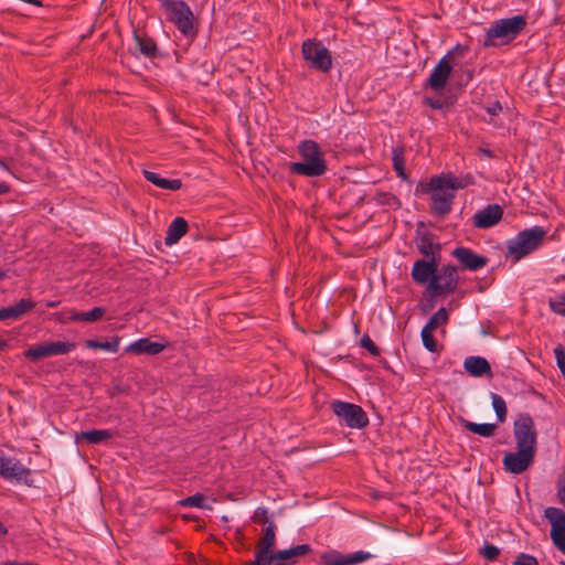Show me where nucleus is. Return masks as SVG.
<instances>
[{"label":"nucleus","instance_id":"obj_38","mask_svg":"<svg viewBox=\"0 0 565 565\" xmlns=\"http://www.w3.org/2000/svg\"><path fill=\"white\" fill-rule=\"evenodd\" d=\"M360 345L367 350L372 355L377 356L380 355V349L377 345L373 342V340L370 338L369 334H364L360 340Z\"/></svg>","mask_w":565,"mask_h":565},{"label":"nucleus","instance_id":"obj_36","mask_svg":"<svg viewBox=\"0 0 565 565\" xmlns=\"http://www.w3.org/2000/svg\"><path fill=\"white\" fill-rule=\"evenodd\" d=\"M35 303L28 299H21L15 305L11 306L17 319H19L22 315L33 309Z\"/></svg>","mask_w":565,"mask_h":565},{"label":"nucleus","instance_id":"obj_34","mask_svg":"<svg viewBox=\"0 0 565 565\" xmlns=\"http://www.w3.org/2000/svg\"><path fill=\"white\" fill-rule=\"evenodd\" d=\"M433 330H429L428 328H423L420 332L423 345L425 349H427L429 352L435 353L438 351V344L437 341L434 338Z\"/></svg>","mask_w":565,"mask_h":565},{"label":"nucleus","instance_id":"obj_54","mask_svg":"<svg viewBox=\"0 0 565 565\" xmlns=\"http://www.w3.org/2000/svg\"><path fill=\"white\" fill-rule=\"evenodd\" d=\"M58 303H60V301H49V302H46V306L50 308H54V307H57Z\"/></svg>","mask_w":565,"mask_h":565},{"label":"nucleus","instance_id":"obj_42","mask_svg":"<svg viewBox=\"0 0 565 565\" xmlns=\"http://www.w3.org/2000/svg\"><path fill=\"white\" fill-rule=\"evenodd\" d=\"M204 500H205L204 495L196 493L192 497L185 498L184 500H182L181 503L184 507L202 508Z\"/></svg>","mask_w":565,"mask_h":565},{"label":"nucleus","instance_id":"obj_50","mask_svg":"<svg viewBox=\"0 0 565 565\" xmlns=\"http://www.w3.org/2000/svg\"><path fill=\"white\" fill-rule=\"evenodd\" d=\"M10 190V186L3 182V181H0V194H6L8 193Z\"/></svg>","mask_w":565,"mask_h":565},{"label":"nucleus","instance_id":"obj_47","mask_svg":"<svg viewBox=\"0 0 565 565\" xmlns=\"http://www.w3.org/2000/svg\"><path fill=\"white\" fill-rule=\"evenodd\" d=\"M427 104L434 109H440L443 104L438 99H427Z\"/></svg>","mask_w":565,"mask_h":565},{"label":"nucleus","instance_id":"obj_13","mask_svg":"<svg viewBox=\"0 0 565 565\" xmlns=\"http://www.w3.org/2000/svg\"><path fill=\"white\" fill-rule=\"evenodd\" d=\"M544 516L551 524V540L554 546L565 554V511L548 507L544 510Z\"/></svg>","mask_w":565,"mask_h":565},{"label":"nucleus","instance_id":"obj_20","mask_svg":"<svg viewBox=\"0 0 565 565\" xmlns=\"http://www.w3.org/2000/svg\"><path fill=\"white\" fill-rule=\"evenodd\" d=\"M416 246L425 259H440L441 245L431 232L420 233L416 239Z\"/></svg>","mask_w":565,"mask_h":565},{"label":"nucleus","instance_id":"obj_2","mask_svg":"<svg viewBox=\"0 0 565 565\" xmlns=\"http://www.w3.org/2000/svg\"><path fill=\"white\" fill-rule=\"evenodd\" d=\"M416 191L429 195L433 215L444 218L451 212L456 192L444 173L431 177L426 183H418Z\"/></svg>","mask_w":565,"mask_h":565},{"label":"nucleus","instance_id":"obj_4","mask_svg":"<svg viewBox=\"0 0 565 565\" xmlns=\"http://www.w3.org/2000/svg\"><path fill=\"white\" fill-rule=\"evenodd\" d=\"M547 231L542 226L525 228L508 242L507 257H511L514 263L536 250L542 244Z\"/></svg>","mask_w":565,"mask_h":565},{"label":"nucleus","instance_id":"obj_55","mask_svg":"<svg viewBox=\"0 0 565 565\" xmlns=\"http://www.w3.org/2000/svg\"><path fill=\"white\" fill-rule=\"evenodd\" d=\"M4 347H6V342L4 341H0V350H2Z\"/></svg>","mask_w":565,"mask_h":565},{"label":"nucleus","instance_id":"obj_27","mask_svg":"<svg viewBox=\"0 0 565 565\" xmlns=\"http://www.w3.org/2000/svg\"><path fill=\"white\" fill-rule=\"evenodd\" d=\"M405 148L403 146L394 147L392 150V161H393V168L396 172V174L402 178L406 179L405 173Z\"/></svg>","mask_w":565,"mask_h":565},{"label":"nucleus","instance_id":"obj_16","mask_svg":"<svg viewBox=\"0 0 565 565\" xmlns=\"http://www.w3.org/2000/svg\"><path fill=\"white\" fill-rule=\"evenodd\" d=\"M439 267V259H417L412 268V279L417 285H429L437 268Z\"/></svg>","mask_w":565,"mask_h":565},{"label":"nucleus","instance_id":"obj_6","mask_svg":"<svg viewBox=\"0 0 565 565\" xmlns=\"http://www.w3.org/2000/svg\"><path fill=\"white\" fill-rule=\"evenodd\" d=\"M330 407L340 422L350 428L362 429L369 425L367 414L360 405L335 399Z\"/></svg>","mask_w":565,"mask_h":565},{"label":"nucleus","instance_id":"obj_10","mask_svg":"<svg viewBox=\"0 0 565 565\" xmlns=\"http://www.w3.org/2000/svg\"><path fill=\"white\" fill-rule=\"evenodd\" d=\"M299 153L303 162H294L290 170L297 174L307 177L318 175V145L312 140H306L299 146Z\"/></svg>","mask_w":565,"mask_h":565},{"label":"nucleus","instance_id":"obj_23","mask_svg":"<svg viewBox=\"0 0 565 565\" xmlns=\"http://www.w3.org/2000/svg\"><path fill=\"white\" fill-rule=\"evenodd\" d=\"M465 370L472 376L481 377L483 375L492 376L491 366L487 359L482 356H468L463 362Z\"/></svg>","mask_w":565,"mask_h":565},{"label":"nucleus","instance_id":"obj_26","mask_svg":"<svg viewBox=\"0 0 565 565\" xmlns=\"http://www.w3.org/2000/svg\"><path fill=\"white\" fill-rule=\"evenodd\" d=\"M460 423L465 429H467L473 434L480 435L482 437H486V438L494 436L495 430L498 428L497 424H492V423L478 424V423H473V422H470L465 418H461Z\"/></svg>","mask_w":565,"mask_h":565},{"label":"nucleus","instance_id":"obj_18","mask_svg":"<svg viewBox=\"0 0 565 565\" xmlns=\"http://www.w3.org/2000/svg\"><path fill=\"white\" fill-rule=\"evenodd\" d=\"M106 310L103 307H95L90 311L79 312L74 309L55 313V319L62 323L66 321L95 322L103 318Z\"/></svg>","mask_w":565,"mask_h":565},{"label":"nucleus","instance_id":"obj_40","mask_svg":"<svg viewBox=\"0 0 565 565\" xmlns=\"http://www.w3.org/2000/svg\"><path fill=\"white\" fill-rule=\"evenodd\" d=\"M253 521L258 524L268 525L270 522L268 511L265 508H257L253 515Z\"/></svg>","mask_w":565,"mask_h":565},{"label":"nucleus","instance_id":"obj_44","mask_svg":"<svg viewBox=\"0 0 565 565\" xmlns=\"http://www.w3.org/2000/svg\"><path fill=\"white\" fill-rule=\"evenodd\" d=\"M513 565H539V562L530 554L520 553L513 561Z\"/></svg>","mask_w":565,"mask_h":565},{"label":"nucleus","instance_id":"obj_33","mask_svg":"<svg viewBox=\"0 0 565 565\" xmlns=\"http://www.w3.org/2000/svg\"><path fill=\"white\" fill-rule=\"evenodd\" d=\"M448 321V312L447 310L443 307L440 309H438V311L436 313H434L428 322L426 323L425 328H428L429 330H435L437 329L439 326L441 324H445L446 322Z\"/></svg>","mask_w":565,"mask_h":565},{"label":"nucleus","instance_id":"obj_28","mask_svg":"<svg viewBox=\"0 0 565 565\" xmlns=\"http://www.w3.org/2000/svg\"><path fill=\"white\" fill-rule=\"evenodd\" d=\"M303 58L313 67L318 70V43L315 40H307L302 44Z\"/></svg>","mask_w":565,"mask_h":565},{"label":"nucleus","instance_id":"obj_8","mask_svg":"<svg viewBox=\"0 0 565 565\" xmlns=\"http://www.w3.org/2000/svg\"><path fill=\"white\" fill-rule=\"evenodd\" d=\"M459 282L458 269L454 265H444L437 268L436 275L427 286V290L434 297L454 292Z\"/></svg>","mask_w":565,"mask_h":565},{"label":"nucleus","instance_id":"obj_29","mask_svg":"<svg viewBox=\"0 0 565 565\" xmlns=\"http://www.w3.org/2000/svg\"><path fill=\"white\" fill-rule=\"evenodd\" d=\"M120 339L118 337L113 338L110 341L99 342L96 340L85 341V345L89 349H100L116 353L119 350Z\"/></svg>","mask_w":565,"mask_h":565},{"label":"nucleus","instance_id":"obj_51","mask_svg":"<svg viewBox=\"0 0 565 565\" xmlns=\"http://www.w3.org/2000/svg\"><path fill=\"white\" fill-rule=\"evenodd\" d=\"M481 153H483L484 156L489 157V158H492L493 157V152L490 150V149H487V148H480L479 150Z\"/></svg>","mask_w":565,"mask_h":565},{"label":"nucleus","instance_id":"obj_24","mask_svg":"<svg viewBox=\"0 0 565 565\" xmlns=\"http://www.w3.org/2000/svg\"><path fill=\"white\" fill-rule=\"evenodd\" d=\"M188 231V223L183 217H175L169 225L164 238V243L168 246L177 244Z\"/></svg>","mask_w":565,"mask_h":565},{"label":"nucleus","instance_id":"obj_46","mask_svg":"<svg viewBox=\"0 0 565 565\" xmlns=\"http://www.w3.org/2000/svg\"><path fill=\"white\" fill-rule=\"evenodd\" d=\"M486 110L490 116H497L502 111V106L499 102H494L487 106Z\"/></svg>","mask_w":565,"mask_h":565},{"label":"nucleus","instance_id":"obj_32","mask_svg":"<svg viewBox=\"0 0 565 565\" xmlns=\"http://www.w3.org/2000/svg\"><path fill=\"white\" fill-rule=\"evenodd\" d=\"M138 49L145 56L151 57L156 55L157 45L150 38L136 36Z\"/></svg>","mask_w":565,"mask_h":565},{"label":"nucleus","instance_id":"obj_43","mask_svg":"<svg viewBox=\"0 0 565 565\" xmlns=\"http://www.w3.org/2000/svg\"><path fill=\"white\" fill-rule=\"evenodd\" d=\"M556 488H557V499L558 502L565 508V472L561 473L557 481H556Z\"/></svg>","mask_w":565,"mask_h":565},{"label":"nucleus","instance_id":"obj_12","mask_svg":"<svg viewBox=\"0 0 565 565\" xmlns=\"http://www.w3.org/2000/svg\"><path fill=\"white\" fill-rule=\"evenodd\" d=\"M465 50L463 46L457 44L452 50H450L437 65L434 67L431 74L427 78V85L435 92L443 90L452 72V65L450 63V58H452L455 52H462Z\"/></svg>","mask_w":565,"mask_h":565},{"label":"nucleus","instance_id":"obj_5","mask_svg":"<svg viewBox=\"0 0 565 565\" xmlns=\"http://www.w3.org/2000/svg\"><path fill=\"white\" fill-rule=\"evenodd\" d=\"M161 7L166 9L168 19L184 35L193 38L196 34L195 18L183 0H160Z\"/></svg>","mask_w":565,"mask_h":565},{"label":"nucleus","instance_id":"obj_56","mask_svg":"<svg viewBox=\"0 0 565 565\" xmlns=\"http://www.w3.org/2000/svg\"><path fill=\"white\" fill-rule=\"evenodd\" d=\"M2 277H3V274H2V273H0V278H2Z\"/></svg>","mask_w":565,"mask_h":565},{"label":"nucleus","instance_id":"obj_45","mask_svg":"<svg viewBox=\"0 0 565 565\" xmlns=\"http://www.w3.org/2000/svg\"><path fill=\"white\" fill-rule=\"evenodd\" d=\"M0 320H17L11 306L0 309Z\"/></svg>","mask_w":565,"mask_h":565},{"label":"nucleus","instance_id":"obj_14","mask_svg":"<svg viewBox=\"0 0 565 565\" xmlns=\"http://www.w3.org/2000/svg\"><path fill=\"white\" fill-rule=\"evenodd\" d=\"M536 452L516 448V451L507 452L503 456V469L513 475H521L526 471L535 460Z\"/></svg>","mask_w":565,"mask_h":565},{"label":"nucleus","instance_id":"obj_52","mask_svg":"<svg viewBox=\"0 0 565 565\" xmlns=\"http://www.w3.org/2000/svg\"><path fill=\"white\" fill-rule=\"evenodd\" d=\"M324 170H326V162L322 159V157L320 156V175L324 172Z\"/></svg>","mask_w":565,"mask_h":565},{"label":"nucleus","instance_id":"obj_41","mask_svg":"<svg viewBox=\"0 0 565 565\" xmlns=\"http://www.w3.org/2000/svg\"><path fill=\"white\" fill-rule=\"evenodd\" d=\"M481 554L488 561H495L500 555V548L492 544H486L482 547Z\"/></svg>","mask_w":565,"mask_h":565},{"label":"nucleus","instance_id":"obj_30","mask_svg":"<svg viewBox=\"0 0 565 565\" xmlns=\"http://www.w3.org/2000/svg\"><path fill=\"white\" fill-rule=\"evenodd\" d=\"M446 179L449 182V186L455 190H461L475 183V178L471 174H466L461 178L456 177L452 173L445 174Z\"/></svg>","mask_w":565,"mask_h":565},{"label":"nucleus","instance_id":"obj_48","mask_svg":"<svg viewBox=\"0 0 565 565\" xmlns=\"http://www.w3.org/2000/svg\"><path fill=\"white\" fill-rule=\"evenodd\" d=\"M0 168L14 177V173L12 172V170L9 167V164L7 163V161L1 158H0Z\"/></svg>","mask_w":565,"mask_h":565},{"label":"nucleus","instance_id":"obj_3","mask_svg":"<svg viewBox=\"0 0 565 565\" xmlns=\"http://www.w3.org/2000/svg\"><path fill=\"white\" fill-rule=\"evenodd\" d=\"M526 24L524 15L494 20L486 31L483 46H498L512 42L521 34Z\"/></svg>","mask_w":565,"mask_h":565},{"label":"nucleus","instance_id":"obj_9","mask_svg":"<svg viewBox=\"0 0 565 565\" xmlns=\"http://www.w3.org/2000/svg\"><path fill=\"white\" fill-rule=\"evenodd\" d=\"M0 477L12 483L31 486V470L14 457L0 451Z\"/></svg>","mask_w":565,"mask_h":565},{"label":"nucleus","instance_id":"obj_22","mask_svg":"<svg viewBox=\"0 0 565 565\" xmlns=\"http://www.w3.org/2000/svg\"><path fill=\"white\" fill-rule=\"evenodd\" d=\"M117 435V431L111 429H92L82 431L76 435V443L86 441L89 445H99L108 441Z\"/></svg>","mask_w":565,"mask_h":565},{"label":"nucleus","instance_id":"obj_7","mask_svg":"<svg viewBox=\"0 0 565 565\" xmlns=\"http://www.w3.org/2000/svg\"><path fill=\"white\" fill-rule=\"evenodd\" d=\"M513 435L516 441V448L536 452L537 431L530 414L522 413L518 416L513 424Z\"/></svg>","mask_w":565,"mask_h":565},{"label":"nucleus","instance_id":"obj_25","mask_svg":"<svg viewBox=\"0 0 565 565\" xmlns=\"http://www.w3.org/2000/svg\"><path fill=\"white\" fill-rule=\"evenodd\" d=\"M143 177L146 178L147 181L151 182L152 184L160 189L177 191L182 186L181 180L167 179L153 171L143 170Z\"/></svg>","mask_w":565,"mask_h":565},{"label":"nucleus","instance_id":"obj_53","mask_svg":"<svg viewBox=\"0 0 565 565\" xmlns=\"http://www.w3.org/2000/svg\"><path fill=\"white\" fill-rule=\"evenodd\" d=\"M8 533L7 527L0 522V535H6Z\"/></svg>","mask_w":565,"mask_h":565},{"label":"nucleus","instance_id":"obj_1","mask_svg":"<svg viewBox=\"0 0 565 565\" xmlns=\"http://www.w3.org/2000/svg\"><path fill=\"white\" fill-rule=\"evenodd\" d=\"M276 541V525L269 523L264 535L257 545L255 559L246 565H290L287 561L300 555H305L309 551V545L301 544L295 547L282 550L273 555V547Z\"/></svg>","mask_w":565,"mask_h":565},{"label":"nucleus","instance_id":"obj_17","mask_svg":"<svg viewBox=\"0 0 565 565\" xmlns=\"http://www.w3.org/2000/svg\"><path fill=\"white\" fill-rule=\"evenodd\" d=\"M372 557V554L364 551H356L354 553L344 555L338 551L324 553L321 559L324 565H355L365 562Z\"/></svg>","mask_w":565,"mask_h":565},{"label":"nucleus","instance_id":"obj_19","mask_svg":"<svg viewBox=\"0 0 565 565\" xmlns=\"http://www.w3.org/2000/svg\"><path fill=\"white\" fill-rule=\"evenodd\" d=\"M503 216V209L499 204H489L473 215V225L478 228H489L498 224Z\"/></svg>","mask_w":565,"mask_h":565},{"label":"nucleus","instance_id":"obj_31","mask_svg":"<svg viewBox=\"0 0 565 565\" xmlns=\"http://www.w3.org/2000/svg\"><path fill=\"white\" fill-rule=\"evenodd\" d=\"M491 399H492V407L497 414V419L500 423H503L507 419V404L505 401L497 393H491Z\"/></svg>","mask_w":565,"mask_h":565},{"label":"nucleus","instance_id":"obj_21","mask_svg":"<svg viewBox=\"0 0 565 565\" xmlns=\"http://www.w3.org/2000/svg\"><path fill=\"white\" fill-rule=\"evenodd\" d=\"M166 343L151 341L149 338H141L131 342L125 348L127 353H134L137 355L148 354L157 355L166 349Z\"/></svg>","mask_w":565,"mask_h":565},{"label":"nucleus","instance_id":"obj_11","mask_svg":"<svg viewBox=\"0 0 565 565\" xmlns=\"http://www.w3.org/2000/svg\"><path fill=\"white\" fill-rule=\"evenodd\" d=\"M76 349L75 342L70 341H55V342H44L41 344H36L30 347L25 352L24 356L28 360L33 362L39 361L44 358L55 356V355H64Z\"/></svg>","mask_w":565,"mask_h":565},{"label":"nucleus","instance_id":"obj_15","mask_svg":"<svg viewBox=\"0 0 565 565\" xmlns=\"http://www.w3.org/2000/svg\"><path fill=\"white\" fill-rule=\"evenodd\" d=\"M451 256L456 258L460 267L465 270L477 271L488 265L489 258L477 254L471 248L458 246L451 252Z\"/></svg>","mask_w":565,"mask_h":565},{"label":"nucleus","instance_id":"obj_49","mask_svg":"<svg viewBox=\"0 0 565 565\" xmlns=\"http://www.w3.org/2000/svg\"><path fill=\"white\" fill-rule=\"evenodd\" d=\"M3 565H36V564L31 563V562H13V561H8V562L3 563Z\"/></svg>","mask_w":565,"mask_h":565},{"label":"nucleus","instance_id":"obj_35","mask_svg":"<svg viewBox=\"0 0 565 565\" xmlns=\"http://www.w3.org/2000/svg\"><path fill=\"white\" fill-rule=\"evenodd\" d=\"M548 305L554 313L565 317V291L551 298Z\"/></svg>","mask_w":565,"mask_h":565},{"label":"nucleus","instance_id":"obj_39","mask_svg":"<svg viewBox=\"0 0 565 565\" xmlns=\"http://www.w3.org/2000/svg\"><path fill=\"white\" fill-rule=\"evenodd\" d=\"M554 355L556 359V364L565 377V348L562 344L556 345L554 348Z\"/></svg>","mask_w":565,"mask_h":565},{"label":"nucleus","instance_id":"obj_37","mask_svg":"<svg viewBox=\"0 0 565 565\" xmlns=\"http://www.w3.org/2000/svg\"><path fill=\"white\" fill-rule=\"evenodd\" d=\"M332 66V56L328 49L320 46V71L328 72Z\"/></svg>","mask_w":565,"mask_h":565}]
</instances>
